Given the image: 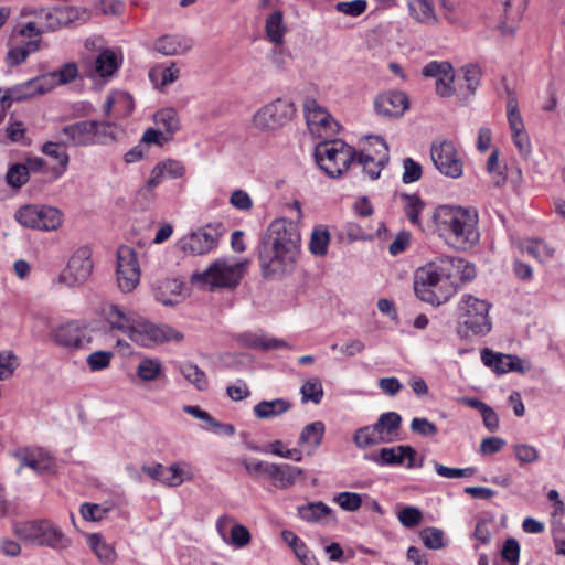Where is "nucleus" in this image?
Wrapping results in <instances>:
<instances>
[{
  "mask_svg": "<svg viewBox=\"0 0 565 565\" xmlns=\"http://www.w3.org/2000/svg\"><path fill=\"white\" fill-rule=\"evenodd\" d=\"M475 276V267L465 259L438 257L417 269L414 291L420 300L439 306L456 292L460 282Z\"/></svg>",
  "mask_w": 565,
  "mask_h": 565,
  "instance_id": "obj_2",
  "label": "nucleus"
},
{
  "mask_svg": "<svg viewBox=\"0 0 565 565\" xmlns=\"http://www.w3.org/2000/svg\"><path fill=\"white\" fill-rule=\"evenodd\" d=\"M521 250L522 253L532 256L540 263L550 260L554 255V249L542 239H533L525 243Z\"/></svg>",
  "mask_w": 565,
  "mask_h": 565,
  "instance_id": "obj_40",
  "label": "nucleus"
},
{
  "mask_svg": "<svg viewBox=\"0 0 565 565\" xmlns=\"http://www.w3.org/2000/svg\"><path fill=\"white\" fill-rule=\"evenodd\" d=\"M18 366V358L12 351L0 352V381L9 379Z\"/></svg>",
  "mask_w": 565,
  "mask_h": 565,
  "instance_id": "obj_56",
  "label": "nucleus"
},
{
  "mask_svg": "<svg viewBox=\"0 0 565 565\" xmlns=\"http://www.w3.org/2000/svg\"><path fill=\"white\" fill-rule=\"evenodd\" d=\"M326 426L323 422L316 420L306 425L299 435L298 445L308 448L310 452L315 451L323 439Z\"/></svg>",
  "mask_w": 565,
  "mask_h": 565,
  "instance_id": "obj_30",
  "label": "nucleus"
},
{
  "mask_svg": "<svg viewBox=\"0 0 565 565\" xmlns=\"http://www.w3.org/2000/svg\"><path fill=\"white\" fill-rule=\"evenodd\" d=\"M515 457L521 463H533L539 460V450L527 444H516L513 446Z\"/></svg>",
  "mask_w": 565,
  "mask_h": 565,
  "instance_id": "obj_62",
  "label": "nucleus"
},
{
  "mask_svg": "<svg viewBox=\"0 0 565 565\" xmlns=\"http://www.w3.org/2000/svg\"><path fill=\"white\" fill-rule=\"evenodd\" d=\"M424 545L430 550H439L444 544V532L436 527H427L420 532Z\"/></svg>",
  "mask_w": 565,
  "mask_h": 565,
  "instance_id": "obj_58",
  "label": "nucleus"
},
{
  "mask_svg": "<svg viewBox=\"0 0 565 565\" xmlns=\"http://www.w3.org/2000/svg\"><path fill=\"white\" fill-rule=\"evenodd\" d=\"M294 102L278 97L260 107L252 117V126L260 132H275L288 125L295 116Z\"/></svg>",
  "mask_w": 565,
  "mask_h": 565,
  "instance_id": "obj_7",
  "label": "nucleus"
},
{
  "mask_svg": "<svg viewBox=\"0 0 565 565\" xmlns=\"http://www.w3.org/2000/svg\"><path fill=\"white\" fill-rule=\"evenodd\" d=\"M265 30L267 38L271 42L276 44H281L284 42L286 26L282 21L281 11H275L267 17Z\"/></svg>",
  "mask_w": 565,
  "mask_h": 565,
  "instance_id": "obj_38",
  "label": "nucleus"
},
{
  "mask_svg": "<svg viewBox=\"0 0 565 565\" xmlns=\"http://www.w3.org/2000/svg\"><path fill=\"white\" fill-rule=\"evenodd\" d=\"M431 218L438 236L456 250L466 252L480 242L479 216L476 210L439 205Z\"/></svg>",
  "mask_w": 565,
  "mask_h": 565,
  "instance_id": "obj_3",
  "label": "nucleus"
},
{
  "mask_svg": "<svg viewBox=\"0 0 565 565\" xmlns=\"http://www.w3.org/2000/svg\"><path fill=\"white\" fill-rule=\"evenodd\" d=\"M110 505L85 502L81 505L79 513L86 521L98 522L110 512Z\"/></svg>",
  "mask_w": 565,
  "mask_h": 565,
  "instance_id": "obj_51",
  "label": "nucleus"
},
{
  "mask_svg": "<svg viewBox=\"0 0 565 565\" xmlns=\"http://www.w3.org/2000/svg\"><path fill=\"white\" fill-rule=\"evenodd\" d=\"M248 262L228 263L225 259L215 260L205 271L194 274L192 282L214 288H234L238 285Z\"/></svg>",
  "mask_w": 565,
  "mask_h": 565,
  "instance_id": "obj_9",
  "label": "nucleus"
},
{
  "mask_svg": "<svg viewBox=\"0 0 565 565\" xmlns=\"http://www.w3.org/2000/svg\"><path fill=\"white\" fill-rule=\"evenodd\" d=\"M94 122L93 140L94 145H108L116 140V126L107 121L90 120Z\"/></svg>",
  "mask_w": 565,
  "mask_h": 565,
  "instance_id": "obj_42",
  "label": "nucleus"
},
{
  "mask_svg": "<svg viewBox=\"0 0 565 565\" xmlns=\"http://www.w3.org/2000/svg\"><path fill=\"white\" fill-rule=\"evenodd\" d=\"M430 158L441 174L452 179L462 175L463 162L450 140L434 141L430 147Z\"/></svg>",
  "mask_w": 565,
  "mask_h": 565,
  "instance_id": "obj_11",
  "label": "nucleus"
},
{
  "mask_svg": "<svg viewBox=\"0 0 565 565\" xmlns=\"http://www.w3.org/2000/svg\"><path fill=\"white\" fill-rule=\"evenodd\" d=\"M353 443L360 449H366L383 444L380 441L373 425L363 426L356 429L353 436Z\"/></svg>",
  "mask_w": 565,
  "mask_h": 565,
  "instance_id": "obj_44",
  "label": "nucleus"
},
{
  "mask_svg": "<svg viewBox=\"0 0 565 565\" xmlns=\"http://www.w3.org/2000/svg\"><path fill=\"white\" fill-rule=\"evenodd\" d=\"M374 107L381 115L399 117L409 107V99L404 92L391 90L379 95L374 100Z\"/></svg>",
  "mask_w": 565,
  "mask_h": 565,
  "instance_id": "obj_22",
  "label": "nucleus"
},
{
  "mask_svg": "<svg viewBox=\"0 0 565 565\" xmlns=\"http://www.w3.org/2000/svg\"><path fill=\"white\" fill-rule=\"evenodd\" d=\"M300 393L302 403L319 404L323 397V387L319 379L312 377L302 384Z\"/></svg>",
  "mask_w": 565,
  "mask_h": 565,
  "instance_id": "obj_43",
  "label": "nucleus"
},
{
  "mask_svg": "<svg viewBox=\"0 0 565 565\" xmlns=\"http://www.w3.org/2000/svg\"><path fill=\"white\" fill-rule=\"evenodd\" d=\"M355 157V149L341 139L323 140L315 149L317 163L330 178L342 175Z\"/></svg>",
  "mask_w": 565,
  "mask_h": 565,
  "instance_id": "obj_6",
  "label": "nucleus"
},
{
  "mask_svg": "<svg viewBox=\"0 0 565 565\" xmlns=\"http://www.w3.org/2000/svg\"><path fill=\"white\" fill-rule=\"evenodd\" d=\"M102 312L111 329L119 330L129 339L131 338L137 321L130 313H127L122 308L111 302L104 303Z\"/></svg>",
  "mask_w": 565,
  "mask_h": 565,
  "instance_id": "obj_24",
  "label": "nucleus"
},
{
  "mask_svg": "<svg viewBox=\"0 0 565 565\" xmlns=\"http://www.w3.org/2000/svg\"><path fill=\"white\" fill-rule=\"evenodd\" d=\"M333 501L337 502L341 509L349 512H354L362 505V497L355 492H340L334 497Z\"/></svg>",
  "mask_w": 565,
  "mask_h": 565,
  "instance_id": "obj_55",
  "label": "nucleus"
},
{
  "mask_svg": "<svg viewBox=\"0 0 565 565\" xmlns=\"http://www.w3.org/2000/svg\"><path fill=\"white\" fill-rule=\"evenodd\" d=\"M87 544L99 562L104 564H111L116 561L117 553L115 547L107 543L100 533L88 534Z\"/></svg>",
  "mask_w": 565,
  "mask_h": 565,
  "instance_id": "obj_31",
  "label": "nucleus"
},
{
  "mask_svg": "<svg viewBox=\"0 0 565 565\" xmlns=\"http://www.w3.org/2000/svg\"><path fill=\"white\" fill-rule=\"evenodd\" d=\"M330 243V233L326 228H315L311 233L309 249L316 256H324Z\"/></svg>",
  "mask_w": 565,
  "mask_h": 565,
  "instance_id": "obj_48",
  "label": "nucleus"
},
{
  "mask_svg": "<svg viewBox=\"0 0 565 565\" xmlns=\"http://www.w3.org/2000/svg\"><path fill=\"white\" fill-rule=\"evenodd\" d=\"M90 18L89 11L84 7H60L45 12V31L54 32L76 23H84Z\"/></svg>",
  "mask_w": 565,
  "mask_h": 565,
  "instance_id": "obj_17",
  "label": "nucleus"
},
{
  "mask_svg": "<svg viewBox=\"0 0 565 565\" xmlns=\"http://www.w3.org/2000/svg\"><path fill=\"white\" fill-rule=\"evenodd\" d=\"M111 358L113 353L110 351H96L87 356L86 362L90 371L96 372L107 369Z\"/></svg>",
  "mask_w": 565,
  "mask_h": 565,
  "instance_id": "obj_61",
  "label": "nucleus"
},
{
  "mask_svg": "<svg viewBox=\"0 0 565 565\" xmlns=\"http://www.w3.org/2000/svg\"><path fill=\"white\" fill-rule=\"evenodd\" d=\"M118 66L116 54L109 50L102 52L95 62V70L100 77L111 76Z\"/></svg>",
  "mask_w": 565,
  "mask_h": 565,
  "instance_id": "obj_41",
  "label": "nucleus"
},
{
  "mask_svg": "<svg viewBox=\"0 0 565 565\" xmlns=\"http://www.w3.org/2000/svg\"><path fill=\"white\" fill-rule=\"evenodd\" d=\"M130 340L142 347H151L167 341L180 342L183 340V334L169 326H156L142 321L136 323Z\"/></svg>",
  "mask_w": 565,
  "mask_h": 565,
  "instance_id": "obj_13",
  "label": "nucleus"
},
{
  "mask_svg": "<svg viewBox=\"0 0 565 565\" xmlns=\"http://www.w3.org/2000/svg\"><path fill=\"white\" fill-rule=\"evenodd\" d=\"M166 173L163 172L160 163L158 162L151 170L150 177L137 193L138 200L150 202L154 199V189L163 181Z\"/></svg>",
  "mask_w": 565,
  "mask_h": 565,
  "instance_id": "obj_37",
  "label": "nucleus"
},
{
  "mask_svg": "<svg viewBox=\"0 0 565 565\" xmlns=\"http://www.w3.org/2000/svg\"><path fill=\"white\" fill-rule=\"evenodd\" d=\"M369 140V148L359 154L358 163L371 180H375L390 160L388 147L380 137H371Z\"/></svg>",
  "mask_w": 565,
  "mask_h": 565,
  "instance_id": "obj_14",
  "label": "nucleus"
},
{
  "mask_svg": "<svg viewBox=\"0 0 565 565\" xmlns=\"http://www.w3.org/2000/svg\"><path fill=\"white\" fill-rule=\"evenodd\" d=\"M397 518L405 527L412 529L422 522L423 513L416 507H405L398 512Z\"/></svg>",
  "mask_w": 565,
  "mask_h": 565,
  "instance_id": "obj_60",
  "label": "nucleus"
},
{
  "mask_svg": "<svg viewBox=\"0 0 565 565\" xmlns=\"http://www.w3.org/2000/svg\"><path fill=\"white\" fill-rule=\"evenodd\" d=\"M302 475L303 470L301 468L287 463H271L267 473V476L271 478L274 486L279 489H287L291 487L296 482V479Z\"/></svg>",
  "mask_w": 565,
  "mask_h": 565,
  "instance_id": "obj_28",
  "label": "nucleus"
},
{
  "mask_svg": "<svg viewBox=\"0 0 565 565\" xmlns=\"http://www.w3.org/2000/svg\"><path fill=\"white\" fill-rule=\"evenodd\" d=\"M303 109L308 128L312 135L327 140L338 131V122L315 98H306Z\"/></svg>",
  "mask_w": 565,
  "mask_h": 565,
  "instance_id": "obj_12",
  "label": "nucleus"
},
{
  "mask_svg": "<svg viewBox=\"0 0 565 565\" xmlns=\"http://www.w3.org/2000/svg\"><path fill=\"white\" fill-rule=\"evenodd\" d=\"M183 290V284L177 279H166L160 282L156 291V299L164 306H173L179 302Z\"/></svg>",
  "mask_w": 565,
  "mask_h": 565,
  "instance_id": "obj_33",
  "label": "nucleus"
},
{
  "mask_svg": "<svg viewBox=\"0 0 565 565\" xmlns=\"http://www.w3.org/2000/svg\"><path fill=\"white\" fill-rule=\"evenodd\" d=\"M93 270V260L85 248L76 250L70 258L65 269L60 274L58 281L67 287L84 284Z\"/></svg>",
  "mask_w": 565,
  "mask_h": 565,
  "instance_id": "obj_15",
  "label": "nucleus"
},
{
  "mask_svg": "<svg viewBox=\"0 0 565 565\" xmlns=\"http://www.w3.org/2000/svg\"><path fill=\"white\" fill-rule=\"evenodd\" d=\"M250 542V533L248 529L242 524H234L231 529L230 543L238 548L248 545Z\"/></svg>",
  "mask_w": 565,
  "mask_h": 565,
  "instance_id": "obj_64",
  "label": "nucleus"
},
{
  "mask_svg": "<svg viewBox=\"0 0 565 565\" xmlns=\"http://www.w3.org/2000/svg\"><path fill=\"white\" fill-rule=\"evenodd\" d=\"M96 7L104 15L120 17L125 12V3L121 0H99Z\"/></svg>",
  "mask_w": 565,
  "mask_h": 565,
  "instance_id": "obj_63",
  "label": "nucleus"
},
{
  "mask_svg": "<svg viewBox=\"0 0 565 565\" xmlns=\"http://www.w3.org/2000/svg\"><path fill=\"white\" fill-rule=\"evenodd\" d=\"M140 270L136 252L129 246H120L117 250L116 270Z\"/></svg>",
  "mask_w": 565,
  "mask_h": 565,
  "instance_id": "obj_50",
  "label": "nucleus"
},
{
  "mask_svg": "<svg viewBox=\"0 0 565 565\" xmlns=\"http://www.w3.org/2000/svg\"><path fill=\"white\" fill-rule=\"evenodd\" d=\"M136 373L140 380L151 382L162 373V365L158 360L146 358L139 362Z\"/></svg>",
  "mask_w": 565,
  "mask_h": 565,
  "instance_id": "obj_45",
  "label": "nucleus"
},
{
  "mask_svg": "<svg viewBox=\"0 0 565 565\" xmlns=\"http://www.w3.org/2000/svg\"><path fill=\"white\" fill-rule=\"evenodd\" d=\"M12 456L18 460L19 467L17 473H21L24 467L32 469L34 472L41 475L50 472L54 469V460L42 448L25 447L17 449Z\"/></svg>",
  "mask_w": 565,
  "mask_h": 565,
  "instance_id": "obj_18",
  "label": "nucleus"
},
{
  "mask_svg": "<svg viewBox=\"0 0 565 565\" xmlns=\"http://www.w3.org/2000/svg\"><path fill=\"white\" fill-rule=\"evenodd\" d=\"M402 417L395 412H387L380 415L373 425L380 441L383 444L392 443L398 439Z\"/></svg>",
  "mask_w": 565,
  "mask_h": 565,
  "instance_id": "obj_26",
  "label": "nucleus"
},
{
  "mask_svg": "<svg viewBox=\"0 0 565 565\" xmlns=\"http://www.w3.org/2000/svg\"><path fill=\"white\" fill-rule=\"evenodd\" d=\"M94 122L90 120H82L71 125H66L61 129V143L65 147H89L94 146L93 129Z\"/></svg>",
  "mask_w": 565,
  "mask_h": 565,
  "instance_id": "obj_21",
  "label": "nucleus"
},
{
  "mask_svg": "<svg viewBox=\"0 0 565 565\" xmlns=\"http://www.w3.org/2000/svg\"><path fill=\"white\" fill-rule=\"evenodd\" d=\"M50 81V77L42 78V76H38L11 87L0 88V106L9 109L13 103L28 100L51 92L52 82Z\"/></svg>",
  "mask_w": 565,
  "mask_h": 565,
  "instance_id": "obj_10",
  "label": "nucleus"
},
{
  "mask_svg": "<svg viewBox=\"0 0 565 565\" xmlns=\"http://www.w3.org/2000/svg\"><path fill=\"white\" fill-rule=\"evenodd\" d=\"M367 2L365 0L340 1L335 4V10L345 15L359 17L365 12Z\"/></svg>",
  "mask_w": 565,
  "mask_h": 565,
  "instance_id": "obj_59",
  "label": "nucleus"
},
{
  "mask_svg": "<svg viewBox=\"0 0 565 565\" xmlns=\"http://www.w3.org/2000/svg\"><path fill=\"white\" fill-rule=\"evenodd\" d=\"M13 533L26 543L50 547L56 551L66 550L72 543L71 539L50 520H33L15 523Z\"/></svg>",
  "mask_w": 565,
  "mask_h": 565,
  "instance_id": "obj_4",
  "label": "nucleus"
},
{
  "mask_svg": "<svg viewBox=\"0 0 565 565\" xmlns=\"http://www.w3.org/2000/svg\"><path fill=\"white\" fill-rule=\"evenodd\" d=\"M15 221L26 228L51 232L63 224V213L57 207L44 204H25L14 213Z\"/></svg>",
  "mask_w": 565,
  "mask_h": 565,
  "instance_id": "obj_8",
  "label": "nucleus"
},
{
  "mask_svg": "<svg viewBox=\"0 0 565 565\" xmlns=\"http://www.w3.org/2000/svg\"><path fill=\"white\" fill-rule=\"evenodd\" d=\"M408 8L412 17L420 23L434 25L438 22L429 0H409Z\"/></svg>",
  "mask_w": 565,
  "mask_h": 565,
  "instance_id": "obj_34",
  "label": "nucleus"
},
{
  "mask_svg": "<svg viewBox=\"0 0 565 565\" xmlns=\"http://www.w3.org/2000/svg\"><path fill=\"white\" fill-rule=\"evenodd\" d=\"M481 360L487 365L492 367L498 373L520 372L524 373L529 366L524 367V361L515 355L495 353L490 349H483L481 352Z\"/></svg>",
  "mask_w": 565,
  "mask_h": 565,
  "instance_id": "obj_23",
  "label": "nucleus"
},
{
  "mask_svg": "<svg viewBox=\"0 0 565 565\" xmlns=\"http://www.w3.org/2000/svg\"><path fill=\"white\" fill-rule=\"evenodd\" d=\"M433 466L438 476L447 479L468 478L475 473V468H449L437 461H433Z\"/></svg>",
  "mask_w": 565,
  "mask_h": 565,
  "instance_id": "obj_57",
  "label": "nucleus"
},
{
  "mask_svg": "<svg viewBox=\"0 0 565 565\" xmlns=\"http://www.w3.org/2000/svg\"><path fill=\"white\" fill-rule=\"evenodd\" d=\"M28 167L24 163L12 164L6 175L7 183L15 189H20L29 180Z\"/></svg>",
  "mask_w": 565,
  "mask_h": 565,
  "instance_id": "obj_52",
  "label": "nucleus"
},
{
  "mask_svg": "<svg viewBox=\"0 0 565 565\" xmlns=\"http://www.w3.org/2000/svg\"><path fill=\"white\" fill-rule=\"evenodd\" d=\"M180 76V71L175 63H171L167 67L157 66L150 70L149 78L158 87L163 88L164 86L174 83Z\"/></svg>",
  "mask_w": 565,
  "mask_h": 565,
  "instance_id": "obj_36",
  "label": "nucleus"
},
{
  "mask_svg": "<svg viewBox=\"0 0 565 565\" xmlns=\"http://www.w3.org/2000/svg\"><path fill=\"white\" fill-rule=\"evenodd\" d=\"M490 305L472 295H463L457 309L458 333L463 338L487 334L491 330Z\"/></svg>",
  "mask_w": 565,
  "mask_h": 565,
  "instance_id": "obj_5",
  "label": "nucleus"
},
{
  "mask_svg": "<svg viewBox=\"0 0 565 565\" xmlns=\"http://www.w3.org/2000/svg\"><path fill=\"white\" fill-rule=\"evenodd\" d=\"M53 341L66 349L77 350L90 343V335L87 328L76 322H67L53 331Z\"/></svg>",
  "mask_w": 565,
  "mask_h": 565,
  "instance_id": "obj_19",
  "label": "nucleus"
},
{
  "mask_svg": "<svg viewBox=\"0 0 565 565\" xmlns=\"http://www.w3.org/2000/svg\"><path fill=\"white\" fill-rule=\"evenodd\" d=\"M426 77L436 78V93L440 97H450L456 93L452 86L455 74L449 62H429L422 71Z\"/></svg>",
  "mask_w": 565,
  "mask_h": 565,
  "instance_id": "obj_20",
  "label": "nucleus"
},
{
  "mask_svg": "<svg viewBox=\"0 0 565 565\" xmlns=\"http://www.w3.org/2000/svg\"><path fill=\"white\" fill-rule=\"evenodd\" d=\"M220 227H222L221 224L215 227L209 225L204 228H200L181 238L179 247L181 250L193 255L209 253L218 243V238L221 236V232L218 231Z\"/></svg>",
  "mask_w": 565,
  "mask_h": 565,
  "instance_id": "obj_16",
  "label": "nucleus"
},
{
  "mask_svg": "<svg viewBox=\"0 0 565 565\" xmlns=\"http://www.w3.org/2000/svg\"><path fill=\"white\" fill-rule=\"evenodd\" d=\"M182 375L193 384L199 391L207 387V377L205 373L195 364L184 363L180 366Z\"/></svg>",
  "mask_w": 565,
  "mask_h": 565,
  "instance_id": "obj_47",
  "label": "nucleus"
},
{
  "mask_svg": "<svg viewBox=\"0 0 565 565\" xmlns=\"http://www.w3.org/2000/svg\"><path fill=\"white\" fill-rule=\"evenodd\" d=\"M167 475L163 484L168 487H178L185 480H191L193 475L189 468H182L180 463H172L166 468Z\"/></svg>",
  "mask_w": 565,
  "mask_h": 565,
  "instance_id": "obj_49",
  "label": "nucleus"
},
{
  "mask_svg": "<svg viewBox=\"0 0 565 565\" xmlns=\"http://www.w3.org/2000/svg\"><path fill=\"white\" fill-rule=\"evenodd\" d=\"M300 233L292 221H273L258 247L262 276L266 279H281L291 274L300 253Z\"/></svg>",
  "mask_w": 565,
  "mask_h": 565,
  "instance_id": "obj_1",
  "label": "nucleus"
},
{
  "mask_svg": "<svg viewBox=\"0 0 565 565\" xmlns=\"http://www.w3.org/2000/svg\"><path fill=\"white\" fill-rule=\"evenodd\" d=\"M300 518L307 522H320L331 513V509L322 501L310 502L298 508Z\"/></svg>",
  "mask_w": 565,
  "mask_h": 565,
  "instance_id": "obj_39",
  "label": "nucleus"
},
{
  "mask_svg": "<svg viewBox=\"0 0 565 565\" xmlns=\"http://www.w3.org/2000/svg\"><path fill=\"white\" fill-rule=\"evenodd\" d=\"M117 285L122 292L132 291L139 284L140 270H116Z\"/></svg>",
  "mask_w": 565,
  "mask_h": 565,
  "instance_id": "obj_53",
  "label": "nucleus"
},
{
  "mask_svg": "<svg viewBox=\"0 0 565 565\" xmlns=\"http://www.w3.org/2000/svg\"><path fill=\"white\" fill-rule=\"evenodd\" d=\"M416 454V450L408 445H401L392 448H382L377 455H370L365 458L380 466H399L404 462L405 456Z\"/></svg>",
  "mask_w": 565,
  "mask_h": 565,
  "instance_id": "obj_27",
  "label": "nucleus"
},
{
  "mask_svg": "<svg viewBox=\"0 0 565 565\" xmlns=\"http://www.w3.org/2000/svg\"><path fill=\"white\" fill-rule=\"evenodd\" d=\"M239 342L243 347L260 349L263 351L289 348V344L281 339L269 338L258 333H244L239 337Z\"/></svg>",
  "mask_w": 565,
  "mask_h": 565,
  "instance_id": "obj_29",
  "label": "nucleus"
},
{
  "mask_svg": "<svg viewBox=\"0 0 565 565\" xmlns=\"http://www.w3.org/2000/svg\"><path fill=\"white\" fill-rule=\"evenodd\" d=\"M78 70L75 63H67L61 70L42 75V78L50 77L52 82V89L62 84H67L74 81L77 76Z\"/></svg>",
  "mask_w": 565,
  "mask_h": 565,
  "instance_id": "obj_46",
  "label": "nucleus"
},
{
  "mask_svg": "<svg viewBox=\"0 0 565 565\" xmlns=\"http://www.w3.org/2000/svg\"><path fill=\"white\" fill-rule=\"evenodd\" d=\"M154 122L159 129L171 137L180 129V119L174 108L168 107L154 114Z\"/></svg>",
  "mask_w": 565,
  "mask_h": 565,
  "instance_id": "obj_35",
  "label": "nucleus"
},
{
  "mask_svg": "<svg viewBox=\"0 0 565 565\" xmlns=\"http://www.w3.org/2000/svg\"><path fill=\"white\" fill-rule=\"evenodd\" d=\"M462 79L465 82L468 95H473L479 86L481 70L476 64H469L461 68Z\"/></svg>",
  "mask_w": 565,
  "mask_h": 565,
  "instance_id": "obj_54",
  "label": "nucleus"
},
{
  "mask_svg": "<svg viewBox=\"0 0 565 565\" xmlns=\"http://www.w3.org/2000/svg\"><path fill=\"white\" fill-rule=\"evenodd\" d=\"M291 408L290 402L284 398L262 401L254 406V414L262 419H269L287 413Z\"/></svg>",
  "mask_w": 565,
  "mask_h": 565,
  "instance_id": "obj_32",
  "label": "nucleus"
},
{
  "mask_svg": "<svg viewBox=\"0 0 565 565\" xmlns=\"http://www.w3.org/2000/svg\"><path fill=\"white\" fill-rule=\"evenodd\" d=\"M192 47V41L184 35L166 34L156 40L154 51L164 56L185 54Z\"/></svg>",
  "mask_w": 565,
  "mask_h": 565,
  "instance_id": "obj_25",
  "label": "nucleus"
}]
</instances>
